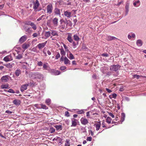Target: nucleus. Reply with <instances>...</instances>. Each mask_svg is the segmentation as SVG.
I'll use <instances>...</instances> for the list:
<instances>
[{
	"mask_svg": "<svg viewBox=\"0 0 146 146\" xmlns=\"http://www.w3.org/2000/svg\"><path fill=\"white\" fill-rule=\"evenodd\" d=\"M47 63L44 64L43 65V70H46L48 71L50 70V67L48 66L47 64Z\"/></svg>",
	"mask_w": 146,
	"mask_h": 146,
	"instance_id": "14",
	"label": "nucleus"
},
{
	"mask_svg": "<svg viewBox=\"0 0 146 146\" xmlns=\"http://www.w3.org/2000/svg\"><path fill=\"white\" fill-rule=\"evenodd\" d=\"M64 15L68 18H70L71 17V13L67 11H64Z\"/></svg>",
	"mask_w": 146,
	"mask_h": 146,
	"instance_id": "10",
	"label": "nucleus"
},
{
	"mask_svg": "<svg viewBox=\"0 0 146 146\" xmlns=\"http://www.w3.org/2000/svg\"><path fill=\"white\" fill-rule=\"evenodd\" d=\"M80 121L81 123L85 125L87 124L89 122L87 119L83 117L81 119Z\"/></svg>",
	"mask_w": 146,
	"mask_h": 146,
	"instance_id": "7",
	"label": "nucleus"
},
{
	"mask_svg": "<svg viewBox=\"0 0 146 146\" xmlns=\"http://www.w3.org/2000/svg\"><path fill=\"white\" fill-rule=\"evenodd\" d=\"M64 47L65 49V50L67 51V52H70L69 51L68 49V47L65 44H63Z\"/></svg>",
	"mask_w": 146,
	"mask_h": 146,
	"instance_id": "37",
	"label": "nucleus"
},
{
	"mask_svg": "<svg viewBox=\"0 0 146 146\" xmlns=\"http://www.w3.org/2000/svg\"><path fill=\"white\" fill-rule=\"evenodd\" d=\"M21 101L19 100H14L13 101V103L15 104L19 105L21 104Z\"/></svg>",
	"mask_w": 146,
	"mask_h": 146,
	"instance_id": "18",
	"label": "nucleus"
},
{
	"mask_svg": "<svg viewBox=\"0 0 146 146\" xmlns=\"http://www.w3.org/2000/svg\"><path fill=\"white\" fill-rule=\"evenodd\" d=\"M29 46L30 44L26 43L23 44L22 46V48L25 49H27Z\"/></svg>",
	"mask_w": 146,
	"mask_h": 146,
	"instance_id": "15",
	"label": "nucleus"
},
{
	"mask_svg": "<svg viewBox=\"0 0 146 146\" xmlns=\"http://www.w3.org/2000/svg\"><path fill=\"white\" fill-rule=\"evenodd\" d=\"M92 138L91 137H87L86 140L87 141H91L92 140Z\"/></svg>",
	"mask_w": 146,
	"mask_h": 146,
	"instance_id": "52",
	"label": "nucleus"
},
{
	"mask_svg": "<svg viewBox=\"0 0 146 146\" xmlns=\"http://www.w3.org/2000/svg\"><path fill=\"white\" fill-rule=\"evenodd\" d=\"M129 3H127L126 4L125 6V12H126V14L125 15H127V14L128 12L129 11Z\"/></svg>",
	"mask_w": 146,
	"mask_h": 146,
	"instance_id": "21",
	"label": "nucleus"
},
{
	"mask_svg": "<svg viewBox=\"0 0 146 146\" xmlns=\"http://www.w3.org/2000/svg\"><path fill=\"white\" fill-rule=\"evenodd\" d=\"M140 2V1L139 0H137L136 1H135L133 3V5L135 7L138 6L139 5H137V4L139 3Z\"/></svg>",
	"mask_w": 146,
	"mask_h": 146,
	"instance_id": "33",
	"label": "nucleus"
},
{
	"mask_svg": "<svg viewBox=\"0 0 146 146\" xmlns=\"http://www.w3.org/2000/svg\"><path fill=\"white\" fill-rule=\"evenodd\" d=\"M102 125H103L102 127H106V126L105 125V123L104 121L102 123Z\"/></svg>",
	"mask_w": 146,
	"mask_h": 146,
	"instance_id": "61",
	"label": "nucleus"
},
{
	"mask_svg": "<svg viewBox=\"0 0 146 146\" xmlns=\"http://www.w3.org/2000/svg\"><path fill=\"white\" fill-rule=\"evenodd\" d=\"M66 68V67L64 66H62L60 68V69L61 70H63L65 69Z\"/></svg>",
	"mask_w": 146,
	"mask_h": 146,
	"instance_id": "50",
	"label": "nucleus"
},
{
	"mask_svg": "<svg viewBox=\"0 0 146 146\" xmlns=\"http://www.w3.org/2000/svg\"><path fill=\"white\" fill-rule=\"evenodd\" d=\"M133 76L134 78H136L137 79H138L140 77V76L135 74L133 75Z\"/></svg>",
	"mask_w": 146,
	"mask_h": 146,
	"instance_id": "48",
	"label": "nucleus"
},
{
	"mask_svg": "<svg viewBox=\"0 0 146 146\" xmlns=\"http://www.w3.org/2000/svg\"><path fill=\"white\" fill-rule=\"evenodd\" d=\"M40 5V4L38 0H36L35 2H33V8L35 11H40L41 10V9H40L37 10L38 8Z\"/></svg>",
	"mask_w": 146,
	"mask_h": 146,
	"instance_id": "3",
	"label": "nucleus"
},
{
	"mask_svg": "<svg viewBox=\"0 0 146 146\" xmlns=\"http://www.w3.org/2000/svg\"><path fill=\"white\" fill-rule=\"evenodd\" d=\"M9 86L8 85H2L1 86V87L2 89L8 88Z\"/></svg>",
	"mask_w": 146,
	"mask_h": 146,
	"instance_id": "39",
	"label": "nucleus"
},
{
	"mask_svg": "<svg viewBox=\"0 0 146 146\" xmlns=\"http://www.w3.org/2000/svg\"><path fill=\"white\" fill-rule=\"evenodd\" d=\"M5 112L8 113H11L12 112L9 110H7Z\"/></svg>",
	"mask_w": 146,
	"mask_h": 146,
	"instance_id": "60",
	"label": "nucleus"
},
{
	"mask_svg": "<svg viewBox=\"0 0 146 146\" xmlns=\"http://www.w3.org/2000/svg\"><path fill=\"white\" fill-rule=\"evenodd\" d=\"M65 27V25H62L60 26V28L62 30L64 29Z\"/></svg>",
	"mask_w": 146,
	"mask_h": 146,
	"instance_id": "54",
	"label": "nucleus"
},
{
	"mask_svg": "<svg viewBox=\"0 0 146 146\" xmlns=\"http://www.w3.org/2000/svg\"><path fill=\"white\" fill-rule=\"evenodd\" d=\"M29 25H30L32 27V28L34 30H35L36 29V26L35 25L34 23L32 22H29L28 23V24Z\"/></svg>",
	"mask_w": 146,
	"mask_h": 146,
	"instance_id": "17",
	"label": "nucleus"
},
{
	"mask_svg": "<svg viewBox=\"0 0 146 146\" xmlns=\"http://www.w3.org/2000/svg\"><path fill=\"white\" fill-rule=\"evenodd\" d=\"M136 43L137 45L138 46H141L142 45L143 42L141 40L139 39L137 40Z\"/></svg>",
	"mask_w": 146,
	"mask_h": 146,
	"instance_id": "24",
	"label": "nucleus"
},
{
	"mask_svg": "<svg viewBox=\"0 0 146 146\" xmlns=\"http://www.w3.org/2000/svg\"><path fill=\"white\" fill-rule=\"evenodd\" d=\"M70 144L69 143V141L68 140H66V143H65V146H70Z\"/></svg>",
	"mask_w": 146,
	"mask_h": 146,
	"instance_id": "43",
	"label": "nucleus"
},
{
	"mask_svg": "<svg viewBox=\"0 0 146 146\" xmlns=\"http://www.w3.org/2000/svg\"><path fill=\"white\" fill-rule=\"evenodd\" d=\"M64 63L65 64H70V61L66 57H65L64 58Z\"/></svg>",
	"mask_w": 146,
	"mask_h": 146,
	"instance_id": "22",
	"label": "nucleus"
},
{
	"mask_svg": "<svg viewBox=\"0 0 146 146\" xmlns=\"http://www.w3.org/2000/svg\"><path fill=\"white\" fill-rule=\"evenodd\" d=\"M46 13L48 14H51L53 10L52 5L50 3L48 4L46 7Z\"/></svg>",
	"mask_w": 146,
	"mask_h": 146,
	"instance_id": "1",
	"label": "nucleus"
},
{
	"mask_svg": "<svg viewBox=\"0 0 146 146\" xmlns=\"http://www.w3.org/2000/svg\"><path fill=\"white\" fill-rule=\"evenodd\" d=\"M47 42V41H46L44 42L39 44L37 45V46L38 48V49L40 50L43 48L46 44Z\"/></svg>",
	"mask_w": 146,
	"mask_h": 146,
	"instance_id": "8",
	"label": "nucleus"
},
{
	"mask_svg": "<svg viewBox=\"0 0 146 146\" xmlns=\"http://www.w3.org/2000/svg\"><path fill=\"white\" fill-rule=\"evenodd\" d=\"M84 113V111L82 110H81L77 111V113L78 114H81Z\"/></svg>",
	"mask_w": 146,
	"mask_h": 146,
	"instance_id": "51",
	"label": "nucleus"
},
{
	"mask_svg": "<svg viewBox=\"0 0 146 146\" xmlns=\"http://www.w3.org/2000/svg\"><path fill=\"white\" fill-rule=\"evenodd\" d=\"M8 92L12 93H15V92L12 89H9L8 91Z\"/></svg>",
	"mask_w": 146,
	"mask_h": 146,
	"instance_id": "49",
	"label": "nucleus"
},
{
	"mask_svg": "<svg viewBox=\"0 0 146 146\" xmlns=\"http://www.w3.org/2000/svg\"><path fill=\"white\" fill-rule=\"evenodd\" d=\"M43 63L41 61H38L37 65L40 66H42Z\"/></svg>",
	"mask_w": 146,
	"mask_h": 146,
	"instance_id": "42",
	"label": "nucleus"
},
{
	"mask_svg": "<svg viewBox=\"0 0 146 146\" xmlns=\"http://www.w3.org/2000/svg\"><path fill=\"white\" fill-rule=\"evenodd\" d=\"M47 53L49 55H50L51 54V52L49 50L47 51Z\"/></svg>",
	"mask_w": 146,
	"mask_h": 146,
	"instance_id": "64",
	"label": "nucleus"
},
{
	"mask_svg": "<svg viewBox=\"0 0 146 146\" xmlns=\"http://www.w3.org/2000/svg\"><path fill=\"white\" fill-rule=\"evenodd\" d=\"M51 72H52L55 75H58L60 74V72L58 70H51Z\"/></svg>",
	"mask_w": 146,
	"mask_h": 146,
	"instance_id": "20",
	"label": "nucleus"
},
{
	"mask_svg": "<svg viewBox=\"0 0 146 146\" xmlns=\"http://www.w3.org/2000/svg\"><path fill=\"white\" fill-rule=\"evenodd\" d=\"M41 106V108L42 109H44L45 110L47 109H48V108L45 105H43L42 104H40Z\"/></svg>",
	"mask_w": 146,
	"mask_h": 146,
	"instance_id": "34",
	"label": "nucleus"
},
{
	"mask_svg": "<svg viewBox=\"0 0 146 146\" xmlns=\"http://www.w3.org/2000/svg\"><path fill=\"white\" fill-rule=\"evenodd\" d=\"M33 35L34 37H36L38 36V35L37 33H34Z\"/></svg>",
	"mask_w": 146,
	"mask_h": 146,
	"instance_id": "58",
	"label": "nucleus"
},
{
	"mask_svg": "<svg viewBox=\"0 0 146 146\" xmlns=\"http://www.w3.org/2000/svg\"><path fill=\"white\" fill-rule=\"evenodd\" d=\"M45 15H42L40 17H39V18L37 20V21H39L41 20L43 17H45Z\"/></svg>",
	"mask_w": 146,
	"mask_h": 146,
	"instance_id": "44",
	"label": "nucleus"
},
{
	"mask_svg": "<svg viewBox=\"0 0 146 146\" xmlns=\"http://www.w3.org/2000/svg\"><path fill=\"white\" fill-rule=\"evenodd\" d=\"M33 76L35 78H38L40 79H42L43 78V75L39 72L34 73L33 74Z\"/></svg>",
	"mask_w": 146,
	"mask_h": 146,
	"instance_id": "2",
	"label": "nucleus"
},
{
	"mask_svg": "<svg viewBox=\"0 0 146 146\" xmlns=\"http://www.w3.org/2000/svg\"><path fill=\"white\" fill-rule=\"evenodd\" d=\"M94 126H95L96 127V129L97 131L98 130L101 126L100 122H99L98 123H95L94 125Z\"/></svg>",
	"mask_w": 146,
	"mask_h": 146,
	"instance_id": "13",
	"label": "nucleus"
},
{
	"mask_svg": "<svg viewBox=\"0 0 146 146\" xmlns=\"http://www.w3.org/2000/svg\"><path fill=\"white\" fill-rule=\"evenodd\" d=\"M27 37L26 35H24L20 38L19 40V42L22 44L25 42L27 39Z\"/></svg>",
	"mask_w": 146,
	"mask_h": 146,
	"instance_id": "6",
	"label": "nucleus"
},
{
	"mask_svg": "<svg viewBox=\"0 0 146 146\" xmlns=\"http://www.w3.org/2000/svg\"><path fill=\"white\" fill-rule=\"evenodd\" d=\"M51 34L53 36H58V34L57 33V32L55 31L54 30H52L51 31Z\"/></svg>",
	"mask_w": 146,
	"mask_h": 146,
	"instance_id": "25",
	"label": "nucleus"
},
{
	"mask_svg": "<svg viewBox=\"0 0 146 146\" xmlns=\"http://www.w3.org/2000/svg\"><path fill=\"white\" fill-rule=\"evenodd\" d=\"M57 130H61L62 129V125H56L55 126Z\"/></svg>",
	"mask_w": 146,
	"mask_h": 146,
	"instance_id": "30",
	"label": "nucleus"
},
{
	"mask_svg": "<svg viewBox=\"0 0 146 146\" xmlns=\"http://www.w3.org/2000/svg\"><path fill=\"white\" fill-rule=\"evenodd\" d=\"M109 115L111 116L112 118H113L115 116L114 115L111 113L109 112L108 113Z\"/></svg>",
	"mask_w": 146,
	"mask_h": 146,
	"instance_id": "53",
	"label": "nucleus"
},
{
	"mask_svg": "<svg viewBox=\"0 0 146 146\" xmlns=\"http://www.w3.org/2000/svg\"><path fill=\"white\" fill-rule=\"evenodd\" d=\"M28 85L29 84H28L22 85L21 88V91L23 92L25 90H26Z\"/></svg>",
	"mask_w": 146,
	"mask_h": 146,
	"instance_id": "11",
	"label": "nucleus"
},
{
	"mask_svg": "<svg viewBox=\"0 0 146 146\" xmlns=\"http://www.w3.org/2000/svg\"><path fill=\"white\" fill-rule=\"evenodd\" d=\"M65 115L67 117L69 116V113L68 111H66V112H65Z\"/></svg>",
	"mask_w": 146,
	"mask_h": 146,
	"instance_id": "57",
	"label": "nucleus"
},
{
	"mask_svg": "<svg viewBox=\"0 0 146 146\" xmlns=\"http://www.w3.org/2000/svg\"><path fill=\"white\" fill-rule=\"evenodd\" d=\"M50 133H52L55 131V129L54 128H52L50 129Z\"/></svg>",
	"mask_w": 146,
	"mask_h": 146,
	"instance_id": "46",
	"label": "nucleus"
},
{
	"mask_svg": "<svg viewBox=\"0 0 146 146\" xmlns=\"http://www.w3.org/2000/svg\"><path fill=\"white\" fill-rule=\"evenodd\" d=\"M21 73V71L20 69H17L15 71V74L17 76H18Z\"/></svg>",
	"mask_w": 146,
	"mask_h": 146,
	"instance_id": "23",
	"label": "nucleus"
},
{
	"mask_svg": "<svg viewBox=\"0 0 146 146\" xmlns=\"http://www.w3.org/2000/svg\"><path fill=\"white\" fill-rule=\"evenodd\" d=\"M125 117V115L124 113H121V120L120 121L122 122L123 121Z\"/></svg>",
	"mask_w": 146,
	"mask_h": 146,
	"instance_id": "26",
	"label": "nucleus"
},
{
	"mask_svg": "<svg viewBox=\"0 0 146 146\" xmlns=\"http://www.w3.org/2000/svg\"><path fill=\"white\" fill-rule=\"evenodd\" d=\"M113 97L114 98H115L117 96V95L116 94H113L112 95Z\"/></svg>",
	"mask_w": 146,
	"mask_h": 146,
	"instance_id": "56",
	"label": "nucleus"
},
{
	"mask_svg": "<svg viewBox=\"0 0 146 146\" xmlns=\"http://www.w3.org/2000/svg\"><path fill=\"white\" fill-rule=\"evenodd\" d=\"M45 103L48 105H49L51 103V100L50 99H48L46 100Z\"/></svg>",
	"mask_w": 146,
	"mask_h": 146,
	"instance_id": "31",
	"label": "nucleus"
},
{
	"mask_svg": "<svg viewBox=\"0 0 146 146\" xmlns=\"http://www.w3.org/2000/svg\"><path fill=\"white\" fill-rule=\"evenodd\" d=\"M67 40L69 42H72L73 41V40H72V38L70 36H68L67 38Z\"/></svg>",
	"mask_w": 146,
	"mask_h": 146,
	"instance_id": "38",
	"label": "nucleus"
},
{
	"mask_svg": "<svg viewBox=\"0 0 146 146\" xmlns=\"http://www.w3.org/2000/svg\"><path fill=\"white\" fill-rule=\"evenodd\" d=\"M11 56L9 55H8L4 57L3 60L6 62H8L11 60Z\"/></svg>",
	"mask_w": 146,
	"mask_h": 146,
	"instance_id": "19",
	"label": "nucleus"
},
{
	"mask_svg": "<svg viewBox=\"0 0 146 146\" xmlns=\"http://www.w3.org/2000/svg\"><path fill=\"white\" fill-rule=\"evenodd\" d=\"M60 57V55L59 53H58L56 55V56H55V58L56 59H58V58H59Z\"/></svg>",
	"mask_w": 146,
	"mask_h": 146,
	"instance_id": "47",
	"label": "nucleus"
},
{
	"mask_svg": "<svg viewBox=\"0 0 146 146\" xmlns=\"http://www.w3.org/2000/svg\"><path fill=\"white\" fill-rule=\"evenodd\" d=\"M120 67V66L119 64L111 65L110 66V70L111 71H116Z\"/></svg>",
	"mask_w": 146,
	"mask_h": 146,
	"instance_id": "4",
	"label": "nucleus"
},
{
	"mask_svg": "<svg viewBox=\"0 0 146 146\" xmlns=\"http://www.w3.org/2000/svg\"><path fill=\"white\" fill-rule=\"evenodd\" d=\"M115 38H116L113 36H108V37L107 39L108 40H111Z\"/></svg>",
	"mask_w": 146,
	"mask_h": 146,
	"instance_id": "35",
	"label": "nucleus"
},
{
	"mask_svg": "<svg viewBox=\"0 0 146 146\" xmlns=\"http://www.w3.org/2000/svg\"><path fill=\"white\" fill-rule=\"evenodd\" d=\"M69 58L70 60H72V59H74V56H73V55L71 53H70L69 54Z\"/></svg>",
	"mask_w": 146,
	"mask_h": 146,
	"instance_id": "41",
	"label": "nucleus"
},
{
	"mask_svg": "<svg viewBox=\"0 0 146 146\" xmlns=\"http://www.w3.org/2000/svg\"><path fill=\"white\" fill-rule=\"evenodd\" d=\"M58 19L56 18H54L52 21V22L53 25L54 27H56L58 25Z\"/></svg>",
	"mask_w": 146,
	"mask_h": 146,
	"instance_id": "9",
	"label": "nucleus"
},
{
	"mask_svg": "<svg viewBox=\"0 0 146 146\" xmlns=\"http://www.w3.org/2000/svg\"><path fill=\"white\" fill-rule=\"evenodd\" d=\"M23 58V56L21 54H18L17 56H15L16 59L20 60Z\"/></svg>",
	"mask_w": 146,
	"mask_h": 146,
	"instance_id": "27",
	"label": "nucleus"
},
{
	"mask_svg": "<svg viewBox=\"0 0 146 146\" xmlns=\"http://www.w3.org/2000/svg\"><path fill=\"white\" fill-rule=\"evenodd\" d=\"M9 76L7 75L3 76L1 78V80L4 82H6L9 80Z\"/></svg>",
	"mask_w": 146,
	"mask_h": 146,
	"instance_id": "5",
	"label": "nucleus"
},
{
	"mask_svg": "<svg viewBox=\"0 0 146 146\" xmlns=\"http://www.w3.org/2000/svg\"><path fill=\"white\" fill-rule=\"evenodd\" d=\"M60 53L61 54L64 55L65 54V52L64 50L63 49L61 48L60 49Z\"/></svg>",
	"mask_w": 146,
	"mask_h": 146,
	"instance_id": "40",
	"label": "nucleus"
},
{
	"mask_svg": "<svg viewBox=\"0 0 146 146\" xmlns=\"http://www.w3.org/2000/svg\"><path fill=\"white\" fill-rule=\"evenodd\" d=\"M112 119L109 117H108L106 119V122L108 124L111 123Z\"/></svg>",
	"mask_w": 146,
	"mask_h": 146,
	"instance_id": "28",
	"label": "nucleus"
},
{
	"mask_svg": "<svg viewBox=\"0 0 146 146\" xmlns=\"http://www.w3.org/2000/svg\"><path fill=\"white\" fill-rule=\"evenodd\" d=\"M74 40L76 41H78L79 40L80 38L79 37L76 35H74L73 36Z\"/></svg>",
	"mask_w": 146,
	"mask_h": 146,
	"instance_id": "32",
	"label": "nucleus"
},
{
	"mask_svg": "<svg viewBox=\"0 0 146 146\" xmlns=\"http://www.w3.org/2000/svg\"><path fill=\"white\" fill-rule=\"evenodd\" d=\"M25 31L28 33H30L31 32V28H28L27 29H26L25 30Z\"/></svg>",
	"mask_w": 146,
	"mask_h": 146,
	"instance_id": "45",
	"label": "nucleus"
},
{
	"mask_svg": "<svg viewBox=\"0 0 146 146\" xmlns=\"http://www.w3.org/2000/svg\"><path fill=\"white\" fill-rule=\"evenodd\" d=\"M125 100L127 101H128L129 100V98L128 97H125Z\"/></svg>",
	"mask_w": 146,
	"mask_h": 146,
	"instance_id": "63",
	"label": "nucleus"
},
{
	"mask_svg": "<svg viewBox=\"0 0 146 146\" xmlns=\"http://www.w3.org/2000/svg\"><path fill=\"white\" fill-rule=\"evenodd\" d=\"M102 55L104 56L107 57L108 56V54L106 53H103L102 54Z\"/></svg>",
	"mask_w": 146,
	"mask_h": 146,
	"instance_id": "55",
	"label": "nucleus"
},
{
	"mask_svg": "<svg viewBox=\"0 0 146 146\" xmlns=\"http://www.w3.org/2000/svg\"><path fill=\"white\" fill-rule=\"evenodd\" d=\"M77 120L74 119H72V125L71 126L75 127L77 124Z\"/></svg>",
	"mask_w": 146,
	"mask_h": 146,
	"instance_id": "16",
	"label": "nucleus"
},
{
	"mask_svg": "<svg viewBox=\"0 0 146 146\" xmlns=\"http://www.w3.org/2000/svg\"><path fill=\"white\" fill-rule=\"evenodd\" d=\"M5 66L9 68H11L13 66L12 64H11L10 63L6 64Z\"/></svg>",
	"mask_w": 146,
	"mask_h": 146,
	"instance_id": "36",
	"label": "nucleus"
},
{
	"mask_svg": "<svg viewBox=\"0 0 146 146\" xmlns=\"http://www.w3.org/2000/svg\"><path fill=\"white\" fill-rule=\"evenodd\" d=\"M54 12L56 15L60 16L61 15L60 9L57 8L55 9Z\"/></svg>",
	"mask_w": 146,
	"mask_h": 146,
	"instance_id": "12",
	"label": "nucleus"
},
{
	"mask_svg": "<svg viewBox=\"0 0 146 146\" xmlns=\"http://www.w3.org/2000/svg\"><path fill=\"white\" fill-rule=\"evenodd\" d=\"M50 32L49 31L46 32L44 36L46 38L49 37L50 36Z\"/></svg>",
	"mask_w": 146,
	"mask_h": 146,
	"instance_id": "29",
	"label": "nucleus"
},
{
	"mask_svg": "<svg viewBox=\"0 0 146 146\" xmlns=\"http://www.w3.org/2000/svg\"><path fill=\"white\" fill-rule=\"evenodd\" d=\"M106 91L108 93H110L112 91L111 90H110V89H108L107 88H106Z\"/></svg>",
	"mask_w": 146,
	"mask_h": 146,
	"instance_id": "59",
	"label": "nucleus"
},
{
	"mask_svg": "<svg viewBox=\"0 0 146 146\" xmlns=\"http://www.w3.org/2000/svg\"><path fill=\"white\" fill-rule=\"evenodd\" d=\"M92 77L94 79H96V75L95 74H94L93 75Z\"/></svg>",
	"mask_w": 146,
	"mask_h": 146,
	"instance_id": "62",
	"label": "nucleus"
}]
</instances>
